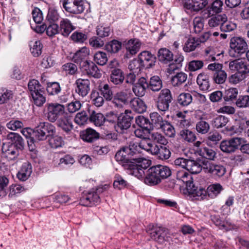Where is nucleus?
<instances>
[{"mask_svg": "<svg viewBox=\"0 0 249 249\" xmlns=\"http://www.w3.org/2000/svg\"><path fill=\"white\" fill-rule=\"evenodd\" d=\"M203 170L205 173H210L219 177L223 176L226 172V169L224 166L208 161H203Z\"/></svg>", "mask_w": 249, "mask_h": 249, "instance_id": "10", "label": "nucleus"}, {"mask_svg": "<svg viewBox=\"0 0 249 249\" xmlns=\"http://www.w3.org/2000/svg\"><path fill=\"white\" fill-rule=\"evenodd\" d=\"M129 103L131 107L136 112L142 113L146 110V106L144 102L139 98L131 99Z\"/></svg>", "mask_w": 249, "mask_h": 249, "instance_id": "30", "label": "nucleus"}, {"mask_svg": "<svg viewBox=\"0 0 249 249\" xmlns=\"http://www.w3.org/2000/svg\"><path fill=\"white\" fill-rule=\"evenodd\" d=\"M148 232L152 239L160 244H162L166 240L165 230L162 227H153L152 229L149 230Z\"/></svg>", "mask_w": 249, "mask_h": 249, "instance_id": "15", "label": "nucleus"}, {"mask_svg": "<svg viewBox=\"0 0 249 249\" xmlns=\"http://www.w3.org/2000/svg\"><path fill=\"white\" fill-rule=\"evenodd\" d=\"M229 68L232 71H236L243 74L249 73V64L242 59H237L229 63Z\"/></svg>", "mask_w": 249, "mask_h": 249, "instance_id": "13", "label": "nucleus"}, {"mask_svg": "<svg viewBox=\"0 0 249 249\" xmlns=\"http://www.w3.org/2000/svg\"><path fill=\"white\" fill-rule=\"evenodd\" d=\"M186 169L192 174H198L203 169V161L201 165L195 160H189Z\"/></svg>", "mask_w": 249, "mask_h": 249, "instance_id": "36", "label": "nucleus"}, {"mask_svg": "<svg viewBox=\"0 0 249 249\" xmlns=\"http://www.w3.org/2000/svg\"><path fill=\"white\" fill-rule=\"evenodd\" d=\"M161 182L157 170L153 166L146 171L144 182L149 185H155Z\"/></svg>", "mask_w": 249, "mask_h": 249, "instance_id": "17", "label": "nucleus"}, {"mask_svg": "<svg viewBox=\"0 0 249 249\" xmlns=\"http://www.w3.org/2000/svg\"><path fill=\"white\" fill-rule=\"evenodd\" d=\"M158 57L160 61L166 63L173 60V54L168 49L161 48L158 51Z\"/></svg>", "mask_w": 249, "mask_h": 249, "instance_id": "34", "label": "nucleus"}, {"mask_svg": "<svg viewBox=\"0 0 249 249\" xmlns=\"http://www.w3.org/2000/svg\"><path fill=\"white\" fill-rule=\"evenodd\" d=\"M230 46L231 50L238 54H243L248 49V44L245 40L238 36H234L231 39Z\"/></svg>", "mask_w": 249, "mask_h": 249, "instance_id": "7", "label": "nucleus"}, {"mask_svg": "<svg viewBox=\"0 0 249 249\" xmlns=\"http://www.w3.org/2000/svg\"><path fill=\"white\" fill-rule=\"evenodd\" d=\"M108 188L107 185H105L104 186L99 187L97 188L92 189L88 193L86 196H83L80 200V203L84 206H89L90 203L93 204L98 203L100 201L99 195L103 193L105 190Z\"/></svg>", "mask_w": 249, "mask_h": 249, "instance_id": "3", "label": "nucleus"}, {"mask_svg": "<svg viewBox=\"0 0 249 249\" xmlns=\"http://www.w3.org/2000/svg\"><path fill=\"white\" fill-rule=\"evenodd\" d=\"M148 89L154 92L160 91L162 88V81L159 76L155 75L147 81Z\"/></svg>", "mask_w": 249, "mask_h": 249, "instance_id": "27", "label": "nucleus"}, {"mask_svg": "<svg viewBox=\"0 0 249 249\" xmlns=\"http://www.w3.org/2000/svg\"><path fill=\"white\" fill-rule=\"evenodd\" d=\"M199 45L198 39L190 37L185 42L183 49L184 52L189 53L194 51Z\"/></svg>", "mask_w": 249, "mask_h": 249, "instance_id": "41", "label": "nucleus"}, {"mask_svg": "<svg viewBox=\"0 0 249 249\" xmlns=\"http://www.w3.org/2000/svg\"><path fill=\"white\" fill-rule=\"evenodd\" d=\"M176 178L177 179L185 183L187 182L189 179H192L191 175L187 171L184 170L178 171L176 174Z\"/></svg>", "mask_w": 249, "mask_h": 249, "instance_id": "64", "label": "nucleus"}, {"mask_svg": "<svg viewBox=\"0 0 249 249\" xmlns=\"http://www.w3.org/2000/svg\"><path fill=\"white\" fill-rule=\"evenodd\" d=\"M89 120L93 123L95 125L99 126L104 124L106 118L103 114L92 111L89 116Z\"/></svg>", "mask_w": 249, "mask_h": 249, "instance_id": "42", "label": "nucleus"}, {"mask_svg": "<svg viewBox=\"0 0 249 249\" xmlns=\"http://www.w3.org/2000/svg\"><path fill=\"white\" fill-rule=\"evenodd\" d=\"M147 89H148L147 81L144 77H142L134 85L132 90L136 96L142 97L145 94Z\"/></svg>", "mask_w": 249, "mask_h": 249, "instance_id": "20", "label": "nucleus"}, {"mask_svg": "<svg viewBox=\"0 0 249 249\" xmlns=\"http://www.w3.org/2000/svg\"><path fill=\"white\" fill-rule=\"evenodd\" d=\"M7 139L11 141L9 143L13 146L22 151L24 148V142L23 138L18 134L14 132H10L7 135Z\"/></svg>", "mask_w": 249, "mask_h": 249, "instance_id": "21", "label": "nucleus"}, {"mask_svg": "<svg viewBox=\"0 0 249 249\" xmlns=\"http://www.w3.org/2000/svg\"><path fill=\"white\" fill-rule=\"evenodd\" d=\"M208 4V0H185L184 7L191 11L198 12Z\"/></svg>", "mask_w": 249, "mask_h": 249, "instance_id": "16", "label": "nucleus"}, {"mask_svg": "<svg viewBox=\"0 0 249 249\" xmlns=\"http://www.w3.org/2000/svg\"><path fill=\"white\" fill-rule=\"evenodd\" d=\"M133 118L131 111L126 110L124 113L121 114L119 116L117 122L118 129L124 130L129 128L131 126Z\"/></svg>", "mask_w": 249, "mask_h": 249, "instance_id": "12", "label": "nucleus"}, {"mask_svg": "<svg viewBox=\"0 0 249 249\" xmlns=\"http://www.w3.org/2000/svg\"><path fill=\"white\" fill-rule=\"evenodd\" d=\"M199 155L209 160H213L216 156L215 152L208 147H204L199 150Z\"/></svg>", "mask_w": 249, "mask_h": 249, "instance_id": "61", "label": "nucleus"}, {"mask_svg": "<svg viewBox=\"0 0 249 249\" xmlns=\"http://www.w3.org/2000/svg\"><path fill=\"white\" fill-rule=\"evenodd\" d=\"M48 141L51 147L57 148L63 144V141L61 137L56 135L55 127L52 124H48Z\"/></svg>", "mask_w": 249, "mask_h": 249, "instance_id": "11", "label": "nucleus"}, {"mask_svg": "<svg viewBox=\"0 0 249 249\" xmlns=\"http://www.w3.org/2000/svg\"><path fill=\"white\" fill-rule=\"evenodd\" d=\"M135 122L140 127L144 128L146 132H149L148 127L150 125V122L148 119L143 116H138L135 118Z\"/></svg>", "mask_w": 249, "mask_h": 249, "instance_id": "53", "label": "nucleus"}, {"mask_svg": "<svg viewBox=\"0 0 249 249\" xmlns=\"http://www.w3.org/2000/svg\"><path fill=\"white\" fill-rule=\"evenodd\" d=\"M101 94L107 101H111L114 98V94L111 88L107 84H101L99 86Z\"/></svg>", "mask_w": 249, "mask_h": 249, "instance_id": "33", "label": "nucleus"}, {"mask_svg": "<svg viewBox=\"0 0 249 249\" xmlns=\"http://www.w3.org/2000/svg\"><path fill=\"white\" fill-rule=\"evenodd\" d=\"M125 150L126 147L122 148L115 156L116 160L122 162L123 166L124 164L131 163L132 160H135L137 159V157H131L129 153L126 152Z\"/></svg>", "mask_w": 249, "mask_h": 249, "instance_id": "23", "label": "nucleus"}, {"mask_svg": "<svg viewBox=\"0 0 249 249\" xmlns=\"http://www.w3.org/2000/svg\"><path fill=\"white\" fill-rule=\"evenodd\" d=\"M186 190L190 196L193 197H197L196 199H203L206 196V191L203 188L200 187L198 188L194 184L192 179H189L185 183Z\"/></svg>", "mask_w": 249, "mask_h": 249, "instance_id": "9", "label": "nucleus"}, {"mask_svg": "<svg viewBox=\"0 0 249 249\" xmlns=\"http://www.w3.org/2000/svg\"><path fill=\"white\" fill-rule=\"evenodd\" d=\"M132 96V93L127 90L118 92L114 95L113 103L117 107H122L130 103Z\"/></svg>", "mask_w": 249, "mask_h": 249, "instance_id": "8", "label": "nucleus"}, {"mask_svg": "<svg viewBox=\"0 0 249 249\" xmlns=\"http://www.w3.org/2000/svg\"><path fill=\"white\" fill-rule=\"evenodd\" d=\"M154 167L157 170L161 180L162 179L168 178L171 175V170L167 166L159 165Z\"/></svg>", "mask_w": 249, "mask_h": 249, "instance_id": "43", "label": "nucleus"}, {"mask_svg": "<svg viewBox=\"0 0 249 249\" xmlns=\"http://www.w3.org/2000/svg\"><path fill=\"white\" fill-rule=\"evenodd\" d=\"M222 190V186L219 183L213 184L209 185L206 191V194L208 193L209 196L214 195L216 196L220 193Z\"/></svg>", "mask_w": 249, "mask_h": 249, "instance_id": "63", "label": "nucleus"}, {"mask_svg": "<svg viewBox=\"0 0 249 249\" xmlns=\"http://www.w3.org/2000/svg\"><path fill=\"white\" fill-rule=\"evenodd\" d=\"M164 134L169 137H174L175 136V130L174 126L167 120L160 128Z\"/></svg>", "mask_w": 249, "mask_h": 249, "instance_id": "51", "label": "nucleus"}, {"mask_svg": "<svg viewBox=\"0 0 249 249\" xmlns=\"http://www.w3.org/2000/svg\"><path fill=\"white\" fill-rule=\"evenodd\" d=\"M226 19L227 17L225 14L212 16L209 19L208 24L210 28H215L219 26L220 27Z\"/></svg>", "mask_w": 249, "mask_h": 249, "instance_id": "32", "label": "nucleus"}, {"mask_svg": "<svg viewBox=\"0 0 249 249\" xmlns=\"http://www.w3.org/2000/svg\"><path fill=\"white\" fill-rule=\"evenodd\" d=\"M153 155H156L159 159L162 160L168 159L171 156V152L166 145L155 144V149Z\"/></svg>", "mask_w": 249, "mask_h": 249, "instance_id": "22", "label": "nucleus"}, {"mask_svg": "<svg viewBox=\"0 0 249 249\" xmlns=\"http://www.w3.org/2000/svg\"><path fill=\"white\" fill-rule=\"evenodd\" d=\"M229 122L227 117L219 115L213 119L212 121V125L216 128H220L224 127Z\"/></svg>", "mask_w": 249, "mask_h": 249, "instance_id": "48", "label": "nucleus"}, {"mask_svg": "<svg viewBox=\"0 0 249 249\" xmlns=\"http://www.w3.org/2000/svg\"><path fill=\"white\" fill-rule=\"evenodd\" d=\"M63 6L66 11L72 14H80L84 10L82 0H64Z\"/></svg>", "mask_w": 249, "mask_h": 249, "instance_id": "5", "label": "nucleus"}, {"mask_svg": "<svg viewBox=\"0 0 249 249\" xmlns=\"http://www.w3.org/2000/svg\"><path fill=\"white\" fill-rule=\"evenodd\" d=\"M180 136L181 139L188 142H193L196 139L195 133L188 129H183L180 131Z\"/></svg>", "mask_w": 249, "mask_h": 249, "instance_id": "49", "label": "nucleus"}, {"mask_svg": "<svg viewBox=\"0 0 249 249\" xmlns=\"http://www.w3.org/2000/svg\"><path fill=\"white\" fill-rule=\"evenodd\" d=\"M196 127L198 133L204 134L209 132L210 126L208 123L204 120H201L196 123Z\"/></svg>", "mask_w": 249, "mask_h": 249, "instance_id": "60", "label": "nucleus"}, {"mask_svg": "<svg viewBox=\"0 0 249 249\" xmlns=\"http://www.w3.org/2000/svg\"><path fill=\"white\" fill-rule=\"evenodd\" d=\"M13 97V93L11 90L7 89H1L0 90V104L7 103Z\"/></svg>", "mask_w": 249, "mask_h": 249, "instance_id": "59", "label": "nucleus"}, {"mask_svg": "<svg viewBox=\"0 0 249 249\" xmlns=\"http://www.w3.org/2000/svg\"><path fill=\"white\" fill-rule=\"evenodd\" d=\"M187 79V75L184 72H180L176 74L172 78L171 83L173 86L178 87L184 83Z\"/></svg>", "mask_w": 249, "mask_h": 249, "instance_id": "44", "label": "nucleus"}, {"mask_svg": "<svg viewBox=\"0 0 249 249\" xmlns=\"http://www.w3.org/2000/svg\"><path fill=\"white\" fill-rule=\"evenodd\" d=\"M2 151L5 157L9 160H16L21 152L9 143L3 146Z\"/></svg>", "mask_w": 249, "mask_h": 249, "instance_id": "19", "label": "nucleus"}, {"mask_svg": "<svg viewBox=\"0 0 249 249\" xmlns=\"http://www.w3.org/2000/svg\"><path fill=\"white\" fill-rule=\"evenodd\" d=\"M126 50L131 55L135 54L140 50L141 43L137 39H131L124 44Z\"/></svg>", "mask_w": 249, "mask_h": 249, "instance_id": "29", "label": "nucleus"}, {"mask_svg": "<svg viewBox=\"0 0 249 249\" xmlns=\"http://www.w3.org/2000/svg\"><path fill=\"white\" fill-rule=\"evenodd\" d=\"M58 126L64 132L69 134L73 129L71 116L65 112L57 121Z\"/></svg>", "mask_w": 249, "mask_h": 249, "instance_id": "14", "label": "nucleus"}, {"mask_svg": "<svg viewBox=\"0 0 249 249\" xmlns=\"http://www.w3.org/2000/svg\"><path fill=\"white\" fill-rule=\"evenodd\" d=\"M109 79L115 85L121 84L124 79V73L121 69L111 71Z\"/></svg>", "mask_w": 249, "mask_h": 249, "instance_id": "31", "label": "nucleus"}, {"mask_svg": "<svg viewBox=\"0 0 249 249\" xmlns=\"http://www.w3.org/2000/svg\"><path fill=\"white\" fill-rule=\"evenodd\" d=\"M139 59L142 65L146 67H152L155 65L156 61V57L148 51H144L141 53Z\"/></svg>", "mask_w": 249, "mask_h": 249, "instance_id": "25", "label": "nucleus"}, {"mask_svg": "<svg viewBox=\"0 0 249 249\" xmlns=\"http://www.w3.org/2000/svg\"><path fill=\"white\" fill-rule=\"evenodd\" d=\"M126 152L129 153L131 157H137L135 161L139 159V155L142 152L139 143L131 142L128 147H126Z\"/></svg>", "mask_w": 249, "mask_h": 249, "instance_id": "38", "label": "nucleus"}, {"mask_svg": "<svg viewBox=\"0 0 249 249\" xmlns=\"http://www.w3.org/2000/svg\"><path fill=\"white\" fill-rule=\"evenodd\" d=\"M139 144L141 150H144L153 155V150L155 149V144L151 143L150 139L147 138L142 139L139 142Z\"/></svg>", "mask_w": 249, "mask_h": 249, "instance_id": "45", "label": "nucleus"}, {"mask_svg": "<svg viewBox=\"0 0 249 249\" xmlns=\"http://www.w3.org/2000/svg\"><path fill=\"white\" fill-rule=\"evenodd\" d=\"M93 60L97 64L103 66L107 62L108 58L105 52L98 51L94 54Z\"/></svg>", "mask_w": 249, "mask_h": 249, "instance_id": "47", "label": "nucleus"}, {"mask_svg": "<svg viewBox=\"0 0 249 249\" xmlns=\"http://www.w3.org/2000/svg\"><path fill=\"white\" fill-rule=\"evenodd\" d=\"M227 75L225 71L220 70L219 71L214 72L213 75V80L218 84L224 83L226 79Z\"/></svg>", "mask_w": 249, "mask_h": 249, "instance_id": "57", "label": "nucleus"}, {"mask_svg": "<svg viewBox=\"0 0 249 249\" xmlns=\"http://www.w3.org/2000/svg\"><path fill=\"white\" fill-rule=\"evenodd\" d=\"M77 88L76 92L80 96L85 97L89 93L90 81L88 79L79 78L76 81Z\"/></svg>", "mask_w": 249, "mask_h": 249, "instance_id": "18", "label": "nucleus"}, {"mask_svg": "<svg viewBox=\"0 0 249 249\" xmlns=\"http://www.w3.org/2000/svg\"><path fill=\"white\" fill-rule=\"evenodd\" d=\"M196 82L201 90L207 91L210 88L209 76L205 73H201L198 75Z\"/></svg>", "mask_w": 249, "mask_h": 249, "instance_id": "26", "label": "nucleus"}, {"mask_svg": "<svg viewBox=\"0 0 249 249\" xmlns=\"http://www.w3.org/2000/svg\"><path fill=\"white\" fill-rule=\"evenodd\" d=\"M89 54V48L83 47L76 51L73 56L72 59L75 63H78L85 59Z\"/></svg>", "mask_w": 249, "mask_h": 249, "instance_id": "40", "label": "nucleus"}, {"mask_svg": "<svg viewBox=\"0 0 249 249\" xmlns=\"http://www.w3.org/2000/svg\"><path fill=\"white\" fill-rule=\"evenodd\" d=\"M32 172V167L29 162H24L17 174V178L21 181L28 179Z\"/></svg>", "mask_w": 249, "mask_h": 249, "instance_id": "24", "label": "nucleus"}, {"mask_svg": "<svg viewBox=\"0 0 249 249\" xmlns=\"http://www.w3.org/2000/svg\"><path fill=\"white\" fill-rule=\"evenodd\" d=\"M121 42L116 40H113L106 45V50L111 53H117L121 49Z\"/></svg>", "mask_w": 249, "mask_h": 249, "instance_id": "52", "label": "nucleus"}, {"mask_svg": "<svg viewBox=\"0 0 249 249\" xmlns=\"http://www.w3.org/2000/svg\"><path fill=\"white\" fill-rule=\"evenodd\" d=\"M43 94H45V92L40 90V92L32 93V96L34 101V103L37 106H41L46 101V98Z\"/></svg>", "mask_w": 249, "mask_h": 249, "instance_id": "55", "label": "nucleus"}, {"mask_svg": "<svg viewBox=\"0 0 249 249\" xmlns=\"http://www.w3.org/2000/svg\"><path fill=\"white\" fill-rule=\"evenodd\" d=\"M150 138L154 142L158 143L157 145H166L168 143L167 140L159 132H154L150 133Z\"/></svg>", "mask_w": 249, "mask_h": 249, "instance_id": "46", "label": "nucleus"}, {"mask_svg": "<svg viewBox=\"0 0 249 249\" xmlns=\"http://www.w3.org/2000/svg\"><path fill=\"white\" fill-rule=\"evenodd\" d=\"M150 118L151 119L150 124H151L157 129H160L166 121L163 119L162 117L156 112L151 113Z\"/></svg>", "mask_w": 249, "mask_h": 249, "instance_id": "37", "label": "nucleus"}, {"mask_svg": "<svg viewBox=\"0 0 249 249\" xmlns=\"http://www.w3.org/2000/svg\"><path fill=\"white\" fill-rule=\"evenodd\" d=\"M172 99L171 91L168 89H163L159 94L157 100L171 102Z\"/></svg>", "mask_w": 249, "mask_h": 249, "instance_id": "62", "label": "nucleus"}, {"mask_svg": "<svg viewBox=\"0 0 249 249\" xmlns=\"http://www.w3.org/2000/svg\"><path fill=\"white\" fill-rule=\"evenodd\" d=\"M65 112L63 105L58 103L50 104L48 106V120L54 122L59 115L62 116Z\"/></svg>", "mask_w": 249, "mask_h": 249, "instance_id": "6", "label": "nucleus"}, {"mask_svg": "<svg viewBox=\"0 0 249 249\" xmlns=\"http://www.w3.org/2000/svg\"><path fill=\"white\" fill-rule=\"evenodd\" d=\"M47 127L45 123H41L35 129L27 127L23 129L21 132L27 139L29 149L33 151L36 148V142L46 139Z\"/></svg>", "mask_w": 249, "mask_h": 249, "instance_id": "1", "label": "nucleus"}, {"mask_svg": "<svg viewBox=\"0 0 249 249\" xmlns=\"http://www.w3.org/2000/svg\"><path fill=\"white\" fill-rule=\"evenodd\" d=\"M139 164H134L132 162L123 164L124 168L128 170L129 174L137 177L139 179L143 178L145 176L144 170L149 166V161L144 159L142 162L138 161Z\"/></svg>", "mask_w": 249, "mask_h": 249, "instance_id": "2", "label": "nucleus"}, {"mask_svg": "<svg viewBox=\"0 0 249 249\" xmlns=\"http://www.w3.org/2000/svg\"><path fill=\"white\" fill-rule=\"evenodd\" d=\"M238 94V90L236 88H229L225 90L223 98L225 101H231L237 97Z\"/></svg>", "mask_w": 249, "mask_h": 249, "instance_id": "56", "label": "nucleus"}, {"mask_svg": "<svg viewBox=\"0 0 249 249\" xmlns=\"http://www.w3.org/2000/svg\"><path fill=\"white\" fill-rule=\"evenodd\" d=\"M74 27L68 19H64L60 22V31L63 36H68Z\"/></svg>", "mask_w": 249, "mask_h": 249, "instance_id": "39", "label": "nucleus"}, {"mask_svg": "<svg viewBox=\"0 0 249 249\" xmlns=\"http://www.w3.org/2000/svg\"><path fill=\"white\" fill-rule=\"evenodd\" d=\"M61 89L57 82L48 83V95L54 96L58 94Z\"/></svg>", "mask_w": 249, "mask_h": 249, "instance_id": "58", "label": "nucleus"}, {"mask_svg": "<svg viewBox=\"0 0 249 249\" xmlns=\"http://www.w3.org/2000/svg\"><path fill=\"white\" fill-rule=\"evenodd\" d=\"M30 46V51L34 56H38L41 53L42 46L39 41H31Z\"/></svg>", "mask_w": 249, "mask_h": 249, "instance_id": "50", "label": "nucleus"}, {"mask_svg": "<svg viewBox=\"0 0 249 249\" xmlns=\"http://www.w3.org/2000/svg\"><path fill=\"white\" fill-rule=\"evenodd\" d=\"M81 137L85 142H92L99 138V134L94 129L88 128L82 132Z\"/></svg>", "mask_w": 249, "mask_h": 249, "instance_id": "28", "label": "nucleus"}, {"mask_svg": "<svg viewBox=\"0 0 249 249\" xmlns=\"http://www.w3.org/2000/svg\"><path fill=\"white\" fill-rule=\"evenodd\" d=\"M192 102V96L188 93H182L178 98V103L182 106H187Z\"/></svg>", "mask_w": 249, "mask_h": 249, "instance_id": "54", "label": "nucleus"}, {"mask_svg": "<svg viewBox=\"0 0 249 249\" xmlns=\"http://www.w3.org/2000/svg\"><path fill=\"white\" fill-rule=\"evenodd\" d=\"M83 67L87 74L93 77H97L99 74L97 66L93 62H89L88 61L83 62Z\"/></svg>", "mask_w": 249, "mask_h": 249, "instance_id": "35", "label": "nucleus"}, {"mask_svg": "<svg viewBox=\"0 0 249 249\" xmlns=\"http://www.w3.org/2000/svg\"><path fill=\"white\" fill-rule=\"evenodd\" d=\"M242 139L235 137L229 140H224L221 142L219 148L221 150L226 153H231L238 148L242 143Z\"/></svg>", "mask_w": 249, "mask_h": 249, "instance_id": "4", "label": "nucleus"}]
</instances>
